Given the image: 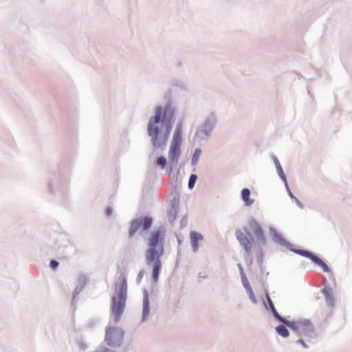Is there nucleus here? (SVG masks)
I'll return each instance as SVG.
<instances>
[{
	"instance_id": "obj_1",
	"label": "nucleus",
	"mask_w": 352,
	"mask_h": 352,
	"mask_svg": "<svg viewBox=\"0 0 352 352\" xmlns=\"http://www.w3.org/2000/svg\"><path fill=\"white\" fill-rule=\"evenodd\" d=\"M166 236V228L160 226L150 232L146 239L147 250L144 254L145 260L147 265L152 268V278L155 281L158 280L162 266L161 256L164 252Z\"/></svg>"
},
{
	"instance_id": "obj_2",
	"label": "nucleus",
	"mask_w": 352,
	"mask_h": 352,
	"mask_svg": "<svg viewBox=\"0 0 352 352\" xmlns=\"http://www.w3.org/2000/svg\"><path fill=\"white\" fill-rule=\"evenodd\" d=\"M172 125L170 121L161 120V107H158L155 116L151 117L148 124V135L153 146L164 147L168 139Z\"/></svg>"
},
{
	"instance_id": "obj_3",
	"label": "nucleus",
	"mask_w": 352,
	"mask_h": 352,
	"mask_svg": "<svg viewBox=\"0 0 352 352\" xmlns=\"http://www.w3.org/2000/svg\"><path fill=\"white\" fill-rule=\"evenodd\" d=\"M250 231L252 232L263 244L265 243V236L261 226L254 219L250 220L248 228H245L244 230L238 229L235 232L236 239L248 255L252 252V243L245 232L250 234Z\"/></svg>"
},
{
	"instance_id": "obj_4",
	"label": "nucleus",
	"mask_w": 352,
	"mask_h": 352,
	"mask_svg": "<svg viewBox=\"0 0 352 352\" xmlns=\"http://www.w3.org/2000/svg\"><path fill=\"white\" fill-rule=\"evenodd\" d=\"M127 292V283L126 280L124 276H122L120 280V285L116 289L117 296L112 298L111 309L113 313L115 314L116 321H119L121 316L124 311L126 305Z\"/></svg>"
},
{
	"instance_id": "obj_5",
	"label": "nucleus",
	"mask_w": 352,
	"mask_h": 352,
	"mask_svg": "<svg viewBox=\"0 0 352 352\" xmlns=\"http://www.w3.org/2000/svg\"><path fill=\"white\" fill-rule=\"evenodd\" d=\"M182 126H177L175 130L173 140L170 143L169 153H168V167L166 172L170 175L173 171V164L176 162L180 155V146L182 144Z\"/></svg>"
},
{
	"instance_id": "obj_6",
	"label": "nucleus",
	"mask_w": 352,
	"mask_h": 352,
	"mask_svg": "<svg viewBox=\"0 0 352 352\" xmlns=\"http://www.w3.org/2000/svg\"><path fill=\"white\" fill-rule=\"evenodd\" d=\"M153 223V218L146 214L141 215L133 219L129 225V235L133 237L138 230L141 229V234L151 228Z\"/></svg>"
},
{
	"instance_id": "obj_7",
	"label": "nucleus",
	"mask_w": 352,
	"mask_h": 352,
	"mask_svg": "<svg viewBox=\"0 0 352 352\" xmlns=\"http://www.w3.org/2000/svg\"><path fill=\"white\" fill-rule=\"evenodd\" d=\"M286 325L296 331L299 335L312 338L315 336L314 327L312 323L307 319H300L290 321Z\"/></svg>"
},
{
	"instance_id": "obj_8",
	"label": "nucleus",
	"mask_w": 352,
	"mask_h": 352,
	"mask_svg": "<svg viewBox=\"0 0 352 352\" xmlns=\"http://www.w3.org/2000/svg\"><path fill=\"white\" fill-rule=\"evenodd\" d=\"M123 336L124 333L121 329L108 327L106 331L105 340L109 346L119 345Z\"/></svg>"
},
{
	"instance_id": "obj_9",
	"label": "nucleus",
	"mask_w": 352,
	"mask_h": 352,
	"mask_svg": "<svg viewBox=\"0 0 352 352\" xmlns=\"http://www.w3.org/2000/svg\"><path fill=\"white\" fill-rule=\"evenodd\" d=\"M297 253H298L299 254H300L302 256H304L305 257L310 258L311 261H313L314 263H316L317 265H318L324 272H329V268L328 265L323 261H322L319 257L316 256V255H314L309 252L305 251V250H298Z\"/></svg>"
},
{
	"instance_id": "obj_10",
	"label": "nucleus",
	"mask_w": 352,
	"mask_h": 352,
	"mask_svg": "<svg viewBox=\"0 0 352 352\" xmlns=\"http://www.w3.org/2000/svg\"><path fill=\"white\" fill-rule=\"evenodd\" d=\"M190 242L192 250L194 252H197L199 249V241H202L204 237L201 234L192 231L190 234Z\"/></svg>"
},
{
	"instance_id": "obj_11",
	"label": "nucleus",
	"mask_w": 352,
	"mask_h": 352,
	"mask_svg": "<svg viewBox=\"0 0 352 352\" xmlns=\"http://www.w3.org/2000/svg\"><path fill=\"white\" fill-rule=\"evenodd\" d=\"M322 293L324 294V295L325 296V300H326L327 303L329 306H333V302H334V298H333L331 289L325 288L323 289Z\"/></svg>"
},
{
	"instance_id": "obj_12",
	"label": "nucleus",
	"mask_w": 352,
	"mask_h": 352,
	"mask_svg": "<svg viewBox=\"0 0 352 352\" xmlns=\"http://www.w3.org/2000/svg\"><path fill=\"white\" fill-rule=\"evenodd\" d=\"M150 307H149V301L147 296H145L143 300V310H142V317L143 319L145 320L146 317H148L149 314Z\"/></svg>"
},
{
	"instance_id": "obj_13",
	"label": "nucleus",
	"mask_w": 352,
	"mask_h": 352,
	"mask_svg": "<svg viewBox=\"0 0 352 352\" xmlns=\"http://www.w3.org/2000/svg\"><path fill=\"white\" fill-rule=\"evenodd\" d=\"M276 329L277 333L280 336H281L284 338H287L289 336V331H288L287 329L284 325H279L276 328Z\"/></svg>"
},
{
	"instance_id": "obj_14",
	"label": "nucleus",
	"mask_w": 352,
	"mask_h": 352,
	"mask_svg": "<svg viewBox=\"0 0 352 352\" xmlns=\"http://www.w3.org/2000/svg\"><path fill=\"white\" fill-rule=\"evenodd\" d=\"M166 160L164 157H159L155 160V164L159 166L161 168H164L166 166Z\"/></svg>"
},
{
	"instance_id": "obj_15",
	"label": "nucleus",
	"mask_w": 352,
	"mask_h": 352,
	"mask_svg": "<svg viewBox=\"0 0 352 352\" xmlns=\"http://www.w3.org/2000/svg\"><path fill=\"white\" fill-rule=\"evenodd\" d=\"M273 313V315L280 322L284 323L285 325H286V323L287 322H289L290 321H288L287 320H285V318H282L279 314L277 312V311L275 309L272 310V311Z\"/></svg>"
},
{
	"instance_id": "obj_16",
	"label": "nucleus",
	"mask_w": 352,
	"mask_h": 352,
	"mask_svg": "<svg viewBox=\"0 0 352 352\" xmlns=\"http://www.w3.org/2000/svg\"><path fill=\"white\" fill-rule=\"evenodd\" d=\"M196 180H197V176L195 175H191V176L190 177V179H189V182H188V186L190 188H193Z\"/></svg>"
},
{
	"instance_id": "obj_17",
	"label": "nucleus",
	"mask_w": 352,
	"mask_h": 352,
	"mask_svg": "<svg viewBox=\"0 0 352 352\" xmlns=\"http://www.w3.org/2000/svg\"><path fill=\"white\" fill-rule=\"evenodd\" d=\"M248 292V294L249 295V297L251 299V300L254 302V303H256L257 302V300H256V296L252 291V289H250Z\"/></svg>"
},
{
	"instance_id": "obj_18",
	"label": "nucleus",
	"mask_w": 352,
	"mask_h": 352,
	"mask_svg": "<svg viewBox=\"0 0 352 352\" xmlns=\"http://www.w3.org/2000/svg\"><path fill=\"white\" fill-rule=\"evenodd\" d=\"M250 195V191L248 188H243L241 192L242 198H249Z\"/></svg>"
},
{
	"instance_id": "obj_19",
	"label": "nucleus",
	"mask_w": 352,
	"mask_h": 352,
	"mask_svg": "<svg viewBox=\"0 0 352 352\" xmlns=\"http://www.w3.org/2000/svg\"><path fill=\"white\" fill-rule=\"evenodd\" d=\"M201 150L200 149H196L193 157H192V162H197L198 160V158L199 155H201Z\"/></svg>"
},
{
	"instance_id": "obj_20",
	"label": "nucleus",
	"mask_w": 352,
	"mask_h": 352,
	"mask_svg": "<svg viewBox=\"0 0 352 352\" xmlns=\"http://www.w3.org/2000/svg\"><path fill=\"white\" fill-rule=\"evenodd\" d=\"M243 285L247 291H248L250 289H252L251 286L246 278L243 279Z\"/></svg>"
},
{
	"instance_id": "obj_21",
	"label": "nucleus",
	"mask_w": 352,
	"mask_h": 352,
	"mask_svg": "<svg viewBox=\"0 0 352 352\" xmlns=\"http://www.w3.org/2000/svg\"><path fill=\"white\" fill-rule=\"evenodd\" d=\"M267 299L270 307L271 311H272V310L275 309L274 305L269 296H267Z\"/></svg>"
},
{
	"instance_id": "obj_22",
	"label": "nucleus",
	"mask_w": 352,
	"mask_h": 352,
	"mask_svg": "<svg viewBox=\"0 0 352 352\" xmlns=\"http://www.w3.org/2000/svg\"><path fill=\"white\" fill-rule=\"evenodd\" d=\"M58 262L55 261V260H52L51 262H50V266L55 269L58 267Z\"/></svg>"
},
{
	"instance_id": "obj_23",
	"label": "nucleus",
	"mask_w": 352,
	"mask_h": 352,
	"mask_svg": "<svg viewBox=\"0 0 352 352\" xmlns=\"http://www.w3.org/2000/svg\"><path fill=\"white\" fill-rule=\"evenodd\" d=\"M164 116H165V113L164 112L162 113V109L161 108V120H164L165 122H167L168 120H166L164 118ZM170 118H173V116H170ZM168 120H170L171 122V118L168 119Z\"/></svg>"
},
{
	"instance_id": "obj_24",
	"label": "nucleus",
	"mask_w": 352,
	"mask_h": 352,
	"mask_svg": "<svg viewBox=\"0 0 352 352\" xmlns=\"http://www.w3.org/2000/svg\"><path fill=\"white\" fill-rule=\"evenodd\" d=\"M245 201H246V205H250L252 204L253 202V199H244Z\"/></svg>"
},
{
	"instance_id": "obj_25",
	"label": "nucleus",
	"mask_w": 352,
	"mask_h": 352,
	"mask_svg": "<svg viewBox=\"0 0 352 352\" xmlns=\"http://www.w3.org/2000/svg\"><path fill=\"white\" fill-rule=\"evenodd\" d=\"M106 212H107V215H110V214H112L113 211H112V210L111 208H107Z\"/></svg>"
},
{
	"instance_id": "obj_26",
	"label": "nucleus",
	"mask_w": 352,
	"mask_h": 352,
	"mask_svg": "<svg viewBox=\"0 0 352 352\" xmlns=\"http://www.w3.org/2000/svg\"><path fill=\"white\" fill-rule=\"evenodd\" d=\"M298 342L300 343L304 347L307 348V346L306 345V344L304 342V341L301 339H300L298 340Z\"/></svg>"
},
{
	"instance_id": "obj_27",
	"label": "nucleus",
	"mask_w": 352,
	"mask_h": 352,
	"mask_svg": "<svg viewBox=\"0 0 352 352\" xmlns=\"http://www.w3.org/2000/svg\"><path fill=\"white\" fill-rule=\"evenodd\" d=\"M98 352H109V349H106V348H103L102 349H101L100 351H98Z\"/></svg>"
},
{
	"instance_id": "obj_28",
	"label": "nucleus",
	"mask_w": 352,
	"mask_h": 352,
	"mask_svg": "<svg viewBox=\"0 0 352 352\" xmlns=\"http://www.w3.org/2000/svg\"><path fill=\"white\" fill-rule=\"evenodd\" d=\"M296 203L301 207V205L300 204L299 200L298 199H296Z\"/></svg>"
}]
</instances>
